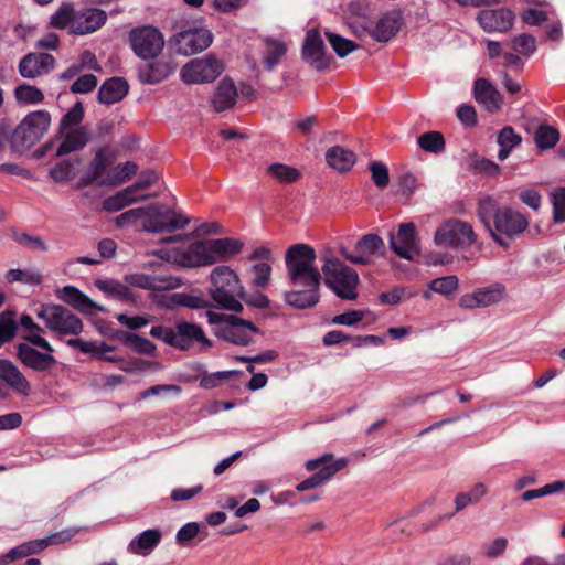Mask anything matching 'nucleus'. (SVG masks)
<instances>
[{"mask_svg":"<svg viewBox=\"0 0 565 565\" xmlns=\"http://www.w3.org/2000/svg\"><path fill=\"white\" fill-rule=\"evenodd\" d=\"M316 252L306 244H296L288 248L285 263L291 290L285 291V301L295 308L306 309L319 301L321 274L315 266Z\"/></svg>","mask_w":565,"mask_h":565,"instance_id":"obj_1","label":"nucleus"},{"mask_svg":"<svg viewBox=\"0 0 565 565\" xmlns=\"http://www.w3.org/2000/svg\"><path fill=\"white\" fill-rule=\"evenodd\" d=\"M477 214L495 243L504 248L519 238L530 224L524 214L508 206L499 207L498 202L491 196H484L479 201Z\"/></svg>","mask_w":565,"mask_h":565,"instance_id":"obj_2","label":"nucleus"},{"mask_svg":"<svg viewBox=\"0 0 565 565\" xmlns=\"http://www.w3.org/2000/svg\"><path fill=\"white\" fill-rule=\"evenodd\" d=\"M210 296L215 303L226 310L239 312L243 305V286L236 273L228 266H217L210 274Z\"/></svg>","mask_w":565,"mask_h":565,"instance_id":"obj_3","label":"nucleus"},{"mask_svg":"<svg viewBox=\"0 0 565 565\" xmlns=\"http://www.w3.org/2000/svg\"><path fill=\"white\" fill-rule=\"evenodd\" d=\"M50 125L51 115L49 111L35 110L28 114L11 132V151L22 154L31 149L46 134Z\"/></svg>","mask_w":565,"mask_h":565,"instance_id":"obj_4","label":"nucleus"},{"mask_svg":"<svg viewBox=\"0 0 565 565\" xmlns=\"http://www.w3.org/2000/svg\"><path fill=\"white\" fill-rule=\"evenodd\" d=\"M207 322L213 326V333L236 345H247L253 342L254 334L259 330L250 321L234 315L206 312Z\"/></svg>","mask_w":565,"mask_h":565,"instance_id":"obj_5","label":"nucleus"},{"mask_svg":"<svg viewBox=\"0 0 565 565\" xmlns=\"http://www.w3.org/2000/svg\"><path fill=\"white\" fill-rule=\"evenodd\" d=\"M321 270L324 284L340 298L354 300L358 297V273L333 256H326Z\"/></svg>","mask_w":565,"mask_h":565,"instance_id":"obj_6","label":"nucleus"},{"mask_svg":"<svg viewBox=\"0 0 565 565\" xmlns=\"http://www.w3.org/2000/svg\"><path fill=\"white\" fill-rule=\"evenodd\" d=\"M158 255L182 267L193 268L215 264L211 239H202L190 244L185 249H161Z\"/></svg>","mask_w":565,"mask_h":565,"instance_id":"obj_7","label":"nucleus"},{"mask_svg":"<svg viewBox=\"0 0 565 565\" xmlns=\"http://www.w3.org/2000/svg\"><path fill=\"white\" fill-rule=\"evenodd\" d=\"M477 235L472 225L458 218L444 221L436 230L434 242L439 247L463 249L473 245Z\"/></svg>","mask_w":565,"mask_h":565,"instance_id":"obj_8","label":"nucleus"},{"mask_svg":"<svg viewBox=\"0 0 565 565\" xmlns=\"http://www.w3.org/2000/svg\"><path fill=\"white\" fill-rule=\"evenodd\" d=\"M36 317L50 331L58 335H78L84 328L81 318L60 305H43Z\"/></svg>","mask_w":565,"mask_h":565,"instance_id":"obj_9","label":"nucleus"},{"mask_svg":"<svg viewBox=\"0 0 565 565\" xmlns=\"http://www.w3.org/2000/svg\"><path fill=\"white\" fill-rule=\"evenodd\" d=\"M190 223V217L175 210L152 204L146 210L143 230L150 233H173L183 230Z\"/></svg>","mask_w":565,"mask_h":565,"instance_id":"obj_10","label":"nucleus"},{"mask_svg":"<svg viewBox=\"0 0 565 565\" xmlns=\"http://www.w3.org/2000/svg\"><path fill=\"white\" fill-rule=\"evenodd\" d=\"M129 42L134 53L142 60H153L164 47V38L154 26L143 25L129 32Z\"/></svg>","mask_w":565,"mask_h":565,"instance_id":"obj_11","label":"nucleus"},{"mask_svg":"<svg viewBox=\"0 0 565 565\" xmlns=\"http://www.w3.org/2000/svg\"><path fill=\"white\" fill-rule=\"evenodd\" d=\"M384 241L377 234L363 235L354 246L353 252H349L345 246H341L340 253L353 264L369 265L374 258L384 254Z\"/></svg>","mask_w":565,"mask_h":565,"instance_id":"obj_12","label":"nucleus"},{"mask_svg":"<svg viewBox=\"0 0 565 565\" xmlns=\"http://www.w3.org/2000/svg\"><path fill=\"white\" fill-rule=\"evenodd\" d=\"M222 71L221 62L214 56L207 55L186 63L180 75L184 83L200 84L214 81Z\"/></svg>","mask_w":565,"mask_h":565,"instance_id":"obj_13","label":"nucleus"},{"mask_svg":"<svg viewBox=\"0 0 565 565\" xmlns=\"http://www.w3.org/2000/svg\"><path fill=\"white\" fill-rule=\"evenodd\" d=\"M195 345L205 351L212 347V341L199 324L188 321L178 322L174 326V348L188 351Z\"/></svg>","mask_w":565,"mask_h":565,"instance_id":"obj_14","label":"nucleus"},{"mask_svg":"<svg viewBox=\"0 0 565 565\" xmlns=\"http://www.w3.org/2000/svg\"><path fill=\"white\" fill-rule=\"evenodd\" d=\"M114 163V156L107 147L97 150L94 159L89 162L86 171L79 179L81 186L109 185L105 183L108 168Z\"/></svg>","mask_w":565,"mask_h":565,"instance_id":"obj_15","label":"nucleus"},{"mask_svg":"<svg viewBox=\"0 0 565 565\" xmlns=\"http://www.w3.org/2000/svg\"><path fill=\"white\" fill-rule=\"evenodd\" d=\"M390 245L399 257L413 259L414 255L418 253L415 224L412 222L402 223L396 235L390 234Z\"/></svg>","mask_w":565,"mask_h":565,"instance_id":"obj_16","label":"nucleus"},{"mask_svg":"<svg viewBox=\"0 0 565 565\" xmlns=\"http://www.w3.org/2000/svg\"><path fill=\"white\" fill-rule=\"evenodd\" d=\"M505 295L504 286L494 284L486 288H478L471 294H465L459 299L463 309L486 308L500 302Z\"/></svg>","mask_w":565,"mask_h":565,"instance_id":"obj_17","label":"nucleus"},{"mask_svg":"<svg viewBox=\"0 0 565 565\" xmlns=\"http://www.w3.org/2000/svg\"><path fill=\"white\" fill-rule=\"evenodd\" d=\"M403 24V15L401 11L392 10L384 13L376 22L374 29L369 31L366 28L361 30L354 29V32L359 36H363L369 33L373 39L379 42H387L397 34Z\"/></svg>","mask_w":565,"mask_h":565,"instance_id":"obj_18","label":"nucleus"},{"mask_svg":"<svg viewBox=\"0 0 565 565\" xmlns=\"http://www.w3.org/2000/svg\"><path fill=\"white\" fill-rule=\"evenodd\" d=\"M477 20L488 33H504L512 29L515 14L508 8L486 9L479 12Z\"/></svg>","mask_w":565,"mask_h":565,"instance_id":"obj_19","label":"nucleus"},{"mask_svg":"<svg viewBox=\"0 0 565 565\" xmlns=\"http://www.w3.org/2000/svg\"><path fill=\"white\" fill-rule=\"evenodd\" d=\"M302 57L318 71L326 70L329 66L330 61L326 56L324 42L316 29L307 32L302 46Z\"/></svg>","mask_w":565,"mask_h":565,"instance_id":"obj_20","label":"nucleus"},{"mask_svg":"<svg viewBox=\"0 0 565 565\" xmlns=\"http://www.w3.org/2000/svg\"><path fill=\"white\" fill-rule=\"evenodd\" d=\"M126 280L132 286L153 291L173 290L181 286V279L171 275L132 274Z\"/></svg>","mask_w":565,"mask_h":565,"instance_id":"obj_21","label":"nucleus"},{"mask_svg":"<svg viewBox=\"0 0 565 565\" xmlns=\"http://www.w3.org/2000/svg\"><path fill=\"white\" fill-rule=\"evenodd\" d=\"M212 33L206 29L186 30L180 33L178 51L183 55H193L212 44Z\"/></svg>","mask_w":565,"mask_h":565,"instance_id":"obj_22","label":"nucleus"},{"mask_svg":"<svg viewBox=\"0 0 565 565\" xmlns=\"http://www.w3.org/2000/svg\"><path fill=\"white\" fill-rule=\"evenodd\" d=\"M177 68L171 56L160 58L139 67V78L143 84H157L168 78Z\"/></svg>","mask_w":565,"mask_h":565,"instance_id":"obj_23","label":"nucleus"},{"mask_svg":"<svg viewBox=\"0 0 565 565\" xmlns=\"http://www.w3.org/2000/svg\"><path fill=\"white\" fill-rule=\"evenodd\" d=\"M6 384L17 394L28 396L31 385L19 367L8 359H0V385Z\"/></svg>","mask_w":565,"mask_h":565,"instance_id":"obj_24","label":"nucleus"},{"mask_svg":"<svg viewBox=\"0 0 565 565\" xmlns=\"http://www.w3.org/2000/svg\"><path fill=\"white\" fill-rule=\"evenodd\" d=\"M55 58L47 53H30L19 63V72L24 78H35L49 73Z\"/></svg>","mask_w":565,"mask_h":565,"instance_id":"obj_25","label":"nucleus"},{"mask_svg":"<svg viewBox=\"0 0 565 565\" xmlns=\"http://www.w3.org/2000/svg\"><path fill=\"white\" fill-rule=\"evenodd\" d=\"M473 96L477 103L490 113H497L503 105L502 94L486 78L475 81Z\"/></svg>","mask_w":565,"mask_h":565,"instance_id":"obj_26","label":"nucleus"},{"mask_svg":"<svg viewBox=\"0 0 565 565\" xmlns=\"http://www.w3.org/2000/svg\"><path fill=\"white\" fill-rule=\"evenodd\" d=\"M17 356L21 363L34 371L43 372L51 369L56 363L55 358L47 353H42L26 343H19L17 347Z\"/></svg>","mask_w":565,"mask_h":565,"instance_id":"obj_27","label":"nucleus"},{"mask_svg":"<svg viewBox=\"0 0 565 565\" xmlns=\"http://www.w3.org/2000/svg\"><path fill=\"white\" fill-rule=\"evenodd\" d=\"M58 298L85 315L104 311L105 308L94 302L87 295L74 286H65L58 291Z\"/></svg>","mask_w":565,"mask_h":565,"instance_id":"obj_28","label":"nucleus"},{"mask_svg":"<svg viewBox=\"0 0 565 565\" xmlns=\"http://www.w3.org/2000/svg\"><path fill=\"white\" fill-rule=\"evenodd\" d=\"M107 20L105 11L92 8L75 13L74 23H72V33L87 34L102 28Z\"/></svg>","mask_w":565,"mask_h":565,"instance_id":"obj_29","label":"nucleus"},{"mask_svg":"<svg viewBox=\"0 0 565 565\" xmlns=\"http://www.w3.org/2000/svg\"><path fill=\"white\" fill-rule=\"evenodd\" d=\"M348 463L345 458L334 459L333 455L326 454L320 458L308 460L306 469L309 471L318 470L315 475L321 478L322 484L330 480L338 471L342 470Z\"/></svg>","mask_w":565,"mask_h":565,"instance_id":"obj_30","label":"nucleus"},{"mask_svg":"<svg viewBox=\"0 0 565 565\" xmlns=\"http://www.w3.org/2000/svg\"><path fill=\"white\" fill-rule=\"evenodd\" d=\"M263 42V65L271 72L281 62L288 51V43L282 38L265 36Z\"/></svg>","mask_w":565,"mask_h":565,"instance_id":"obj_31","label":"nucleus"},{"mask_svg":"<svg viewBox=\"0 0 565 565\" xmlns=\"http://www.w3.org/2000/svg\"><path fill=\"white\" fill-rule=\"evenodd\" d=\"M161 537L159 529H148L129 542L127 551L134 555L148 556L160 544Z\"/></svg>","mask_w":565,"mask_h":565,"instance_id":"obj_32","label":"nucleus"},{"mask_svg":"<svg viewBox=\"0 0 565 565\" xmlns=\"http://www.w3.org/2000/svg\"><path fill=\"white\" fill-rule=\"evenodd\" d=\"M61 132L64 135V137L62 142L57 147V157H63L71 152H75L83 149L89 140V131L85 126L67 129L66 131Z\"/></svg>","mask_w":565,"mask_h":565,"instance_id":"obj_33","label":"nucleus"},{"mask_svg":"<svg viewBox=\"0 0 565 565\" xmlns=\"http://www.w3.org/2000/svg\"><path fill=\"white\" fill-rule=\"evenodd\" d=\"M127 82L120 77H111L104 82L98 92V100L111 105L121 100L128 93Z\"/></svg>","mask_w":565,"mask_h":565,"instance_id":"obj_34","label":"nucleus"},{"mask_svg":"<svg viewBox=\"0 0 565 565\" xmlns=\"http://www.w3.org/2000/svg\"><path fill=\"white\" fill-rule=\"evenodd\" d=\"M237 89L231 79H222L212 98L214 110L224 111L232 108L236 103Z\"/></svg>","mask_w":565,"mask_h":565,"instance_id":"obj_35","label":"nucleus"},{"mask_svg":"<svg viewBox=\"0 0 565 565\" xmlns=\"http://www.w3.org/2000/svg\"><path fill=\"white\" fill-rule=\"evenodd\" d=\"M136 193L137 191L132 185H129L117 192L115 195L107 198L104 201L103 206L107 212H117L135 202L143 201L153 196L151 194L137 196Z\"/></svg>","mask_w":565,"mask_h":565,"instance_id":"obj_36","label":"nucleus"},{"mask_svg":"<svg viewBox=\"0 0 565 565\" xmlns=\"http://www.w3.org/2000/svg\"><path fill=\"white\" fill-rule=\"evenodd\" d=\"M328 164L339 172L349 171L354 162L355 154L340 146H333L326 153Z\"/></svg>","mask_w":565,"mask_h":565,"instance_id":"obj_37","label":"nucleus"},{"mask_svg":"<svg viewBox=\"0 0 565 565\" xmlns=\"http://www.w3.org/2000/svg\"><path fill=\"white\" fill-rule=\"evenodd\" d=\"M81 164L78 156L62 159L50 169L49 174L55 182H64L76 175Z\"/></svg>","mask_w":565,"mask_h":565,"instance_id":"obj_38","label":"nucleus"},{"mask_svg":"<svg viewBox=\"0 0 565 565\" xmlns=\"http://www.w3.org/2000/svg\"><path fill=\"white\" fill-rule=\"evenodd\" d=\"M211 244L215 263L228 260L243 248V243L234 238H215L211 239Z\"/></svg>","mask_w":565,"mask_h":565,"instance_id":"obj_39","label":"nucleus"},{"mask_svg":"<svg viewBox=\"0 0 565 565\" xmlns=\"http://www.w3.org/2000/svg\"><path fill=\"white\" fill-rule=\"evenodd\" d=\"M497 142L500 147L498 159L504 161L510 152L522 142V137L511 126H505L500 130Z\"/></svg>","mask_w":565,"mask_h":565,"instance_id":"obj_40","label":"nucleus"},{"mask_svg":"<svg viewBox=\"0 0 565 565\" xmlns=\"http://www.w3.org/2000/svg\"><path fill=\"white\" fill-rule=\"evenodd\" d=\"M95 286L108 297L118 300H131L132 294L130 289L122 282L115 279H97Z\"/></svg>","mask_w":565,"mask_h":565,"instance_id":"obj_41","label":"nucleus"},{"mask_svg":"<svg viewBox=\"0 0 565 565\" xmlns=\"http://www.w3.org/2000/svg\"><path fill=\"white\" fill-rule=\"evenodd\" d=\"M137 171L138 166L135 162L126 161L110 169L104 182L109 183V185H119L130 180Z\"/></svg>","mask_w":565,"mask_h":565,"instance_id":"obj_42","label":"nucleus"},{"mask_svg":"<svg viewBox=\"0 0 565 565\" xmlns=\"http://www.w3.org/2000/svg\"><path fill=\"white\" fill-rule=\"evenodd\" d=\"M41 545L42 543L39 540H33L13 547L7 554L0 555L1 565H9L15 559L39 553L42 551Z\"/></svg>","mask_w":565,"mask_h":565,"instance_id":"obj_43","label":"nucleus"},{"mask_svg":"<svg viewBox=\"0 0 565 565\" xmlns=\"http://www.w3.org/2000/svg\"><path fill=\"white\" fill-rule=\"evenodd\" d=\"M559 140V132L548 125H541L534 132V142L540 150H548L556 146Z\"/></svg>","mask_w":565,"mask_h":565,"instance_id":"obj_44","label":"nucleus"},{"mask_svg":"<svg viewBox=\"0 0 565 565\" xmlns=\"http://www.w3.org/2000/svg\"><path fill=\"white\" fill-rule=\"evenodd\" d=\"M6 280L9 284L21 282L24 285H40L43 281V275L35 269H10L6 274Z\"/></svg>","mask_w":565,"mask_h":565,"instance_id":"obj_45","label":"nucleus"},{"mask_svg":"<svg viewBox=\"0 0 565 565\" xmlns=\"http://www.w3.org/2000/svg\"><path fill=\"white\" fill-rule=\"evenodd\" d=\"M11 237L18 244L28 247L34 252H47V243L39 235H31L18 230L11 231Z\"/></svg>","mask_w":565,"mask_h":565,"instance_id":"obj_46","label":"nucleus"},{"mask_svg":"<svg viewBox=\"0 0 565 565\" xmlns=\"http://www.w3.org/2000/svg\"><path fill=\"white\" fill-rule=\"evenodd\" d=\"M67 344L70 347L78 348L81 352L92 353L96 358H102L103 353H107L114 350L113 347L105 342L84 341L79 338L70 339Z\"/></svg>","mask_w":565,"mask_h":565,"instance_id":"obj_47","label":"nucleus"},{"mask_svg":"<svg viewBox=\"0 0 565 565\" xmlns=\"http://www.w3.org/2000/svg\"><path fill=\"white\" fill-rule=\"evenodd\" d=\"M75 13L76 12L73 4L65 2L57 9L54 14H52L50 24L56 29H65L70 26L72 30V23H74Z\"/></svg>","mask_w":565,"mask_h":565,"instance_id":"obj_48","label":"nucleus"},{"mask_svg":"<svg viewBox=\"0 0 565 565\" xmlns=\"http://www.w3.org/2000/svg\"><path fill=\"white\" fill-rule=\"evenodd\" d=\"M418 146L427 152L439 153L445 149V139L439 131H429L417 138Z\"/></svg>","mask_w":565,"mask_h":565,"instance_id":"obj_49","label":"nucleus"},{"mask_svg":"<svg viewBox=\"0 0 565 565\" xmlns=\"http://www.w3.org/2000/svg\"><path fill=\"white\" fill-rule=\"evenodd\" d=\"M17 332L15 312L4 310L0 313V347L9 342Z\"/></svg>","mask_w":565,"mask_h":565,"instance_id":"obj_50","label":"nucleus"},{"mask_svg":"<svg viewBox=\"0 0 565 565\" xmlns=\"http://www.w3.org/2000/svg\"><path fill=\"white\" fill-rule=\"evenodd\" d=\"M512 50L519 55L531 56L536 51V39L527 33H522L511 40Z\"/></svg>","mask_w":565,"mask_h":565,"instance_id":"obj_51","label":"nucleus"},{"mask_svg":"<svg viewBox=\"0 0 565 565\" xmlns=\"http://www.w3.org/2000/svg\"><path fill=\"white\" fill-rule=\"evenodd\" d=\"M171 300L177 306L188 307L191 309H203L210 306L209 300L204 297L185 292L173 294L171 296Z\"/></svg>","mask_w":565,"mask_h":565,"instance_id":"obj_52","label":"nucleus"},{"mask_svg":"<svg viewBox=\"0 0 565 565\" xmlns=\"http://www.w3.org/2000/svg\"><path fill=\"white\" fill-rule=\"evenodd\" d=\"M84 106L81 102H77L62 117L60 122V130L66 131L67 129H73L79 127L78 125L82 122L84 118Z\"/></svg>","mask_w":565,"mask_h":565,"instance_id":"obj_53","label":"nucleus"},{"mask_svg":"<svg viewBox=\"0 0 565 565\" xmlns=\"http://www.w3.org/2000/svg\"><path fill=\"white\" fill-rule=\"evenodd\" d=\"M14 94L20 104H39L44 99V95L39 88L28 84L18 86Z\"/></svg>","mask_w":565,"mask_h":565,"instance_id":"obj_54","label":"nucleus"},{"mask_svg":"<svg viewBox=\"0 0 565 565\" xmlns=\"http://www.w3.org/2000/svg\"><path fill=\"white\" fill-rule=\"evenodd\" d=\"M326 36L339 57H345L358 49L354 42L333 32H326Z\"/></svg>","mask_w":565,"mask_h":565,"instance_id":"obj_55","label":"nucleus"},{"mask_svg":"<svg viewBox=\"0 0 565 565\" xmlns=\"http://www.w3.org/2000/svg\"><path fill=\"white\" fill-rule=\"evenodd\" d=\"M268 173L280 182L289 183L299 179L298 169L282 163H273L268 167Z\"/></svg>","mask_w":565,"mask_h":565,"instance_id":"obj_56","label":"nucleus"},{"mask_svg":"<svg viewBox=\"0 0 565 565\" xmlns=\"http://www.w3.org/2000/svg\"><path fill=\"white\" fill-rule=\"evenodd\" d=\"M124 342L138 353L153 355L156 345L148 339L140 337L136 333L125 334Z\"/></svg>","mask_w":565,"mask_h":565,"instance_id":"obj_57","label":"nucleus"},{"mask_svg":"<svg viewBox=\"0 0 565 565\" xmlns=\"http://www.w3.org/2000/svg\"><path fill=\"white\" fill-rule=\"evenodd\" d=\"M429 288L435 292L448 296L458 289V278L452 275L436 278L429 282Z\"/></svg>","mask_w":565,"mask_h":565,"instance_id":"obj_58","label":"nucleus"},{"mask_svg":"<svg viewBox=\"0 0 565 565\" xmlns=\"http://www.w3.org/2000/svg\"><path fill=\"white\" fill-rule=\"evenodd\" d=\"M553 220L555 223L565 222V188H558L551 193Z\"/></svg>","mask_w":565,"mask_h":565,"instance_id":"obj_59","label":"nucleus"},{"mask_svg":"<svg viewBox=\"0 0 565 565\" xmlns=\"http://www.w3.org/2000/svg\"><path fill=\"white\" fill-rule=\"evenodd\" d=\"M252 274H253V279H252L253 286H255L257 288H264L268 285L269 280H270L271 267L269 264L262 262V263L255 264L252 267Z\"/></svg>","mask_w":565,"mask_h":565,"instance_id":"obj_60","label":"nucleus"},{"mask_svg":"<svg viewBox=\"0 0 565 565\" xmlns=\"http://www.w3.org/2000/svg\"><path fill=\"white\" fill-rule=\"evenodd\" d=\"M232 374V371L206 373L200 380V387L204 390H212L217 387L223 381L228 380Z\"/></svg>","mask_w":565,"mask_h":565,"instance_id":"obj_61","label":"nucleus"},{"mask_svg":"<svg viewBox=\"0 0 565 565\" xmlns=\"http://www.w3.org/2000/svg\"><path fill=\"white\" fill-rule=\"evenodd\" d=\"M370 170L372 173V180L376 186L383 189L390 183L388 169L384 163L374 161L371 163Z\"/></svg>","mask_w":565,"mask_h":565,"instance_id":"obj_62","label":"nucleus"},{"mask_svg":"<svg viewBox=\"0 0 565 565\" xmlns=\"http://www.w3.org/2000/svg\"><path fill=\"white\" fill-rule=\"evenodd\" d=\"M76 533H77L76 529H67V530H62L60 532H55V533L49 535L47 537L39 539V542L42 543L41 550H44L49 545L62 544V543L68 542L72 537L75 536Z\"/></svg>","mask_w":565,"mask_h":565,"instance_id":"obj_63","label":"nucleus"},{"mask_svg":"<svg viewBox=\"0 0 565 565\" xmlns=\"http://www.w3.org/2000/svg\"><path fill=\"white\" fill-rule=\"evenodd\" d=\"M97 77L93 74H85L78 77L71 86V92L75 94H86L97 86Z\"/></svg>","mask_w":565,"mask_h":565,"instance_id":"obj_64","label":"nucleus"}]
</instances>
